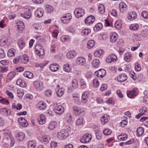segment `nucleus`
I'll return each instance as SVG.
<instances>
[{"instance_id": "1", "label": "nucleus", "mask_w": 148, "mask_h": 148, "mask_svg": "<svg viewBox=\"0 0 148 148\" xmlns=\"http://www.w3.org/2000/svg\"><path fill=\"white\" fill-rule=\"evenodd\" d=\"M66 129H63L57 133V138L60 140H63L69 136L71 131V128L69 126L66 127Z\"/></svg>"}, {"instance_id": "2", "label": "nucleus", "mask_w": 148, "mask_h": 148, "mask_svg": "<svg viewBox=\"0 0 148 148\" xmlns=\"http://www.w3.org/2000/svg\"><path fill=\"white\" fill-rule=\"evenodd\" d=\"M35 50L37 54L40 58H42L44 57V49L40 44H37L36 46Z\"/></svg>"}, {"instance_id": "3", "label": "nucleus", "mask_w": 148, "mask_h": 148, "mask_svg": "<svg viewBox=\"0 0 148 148\" xmlns=\"http://www.w3.org/2000/svg\"><path fill=\"white\" fill-rule=\"evenodd\" d=\"M33 85L34 88L37 91H41L43 88V83L41 81L36 80L34 81L33 82Z\"/></svg>"}, {"instance_id": "4", "label": "nucleus", "mask_w": 148, "mask_h": 148, "mask_svg": "<svg viewBox=\"0 0 148 148\" xmlns=\"http://www.w3.org/2000/svg\"><path fill=\"white\" fill-rule=\"evenodd\" d=\"M85 12L84 9L78 8L75 10L74 14L76 18H79L82 17L84 15Z\"/></svg>"}, {"instance_id": "5", "label": "nucleus", "mask_w": 148, "mask_h": 148, "mask_svg": "<svg viewBox=\"0 0 148 148\" xmlns=\"http://www.w3.org/2000/svg\"><path fill=\"white\" fill-rule=\"evenodd\" d=\"M118 58L117 56L113 54H111L107 57L106 58V61L107 63H110L116 61Z\"/></svg>"}, {"instance_id": "6", "label": "nucleus", "mask_w": 148, "mask_h": 148, "mask_svg": "<svg viewBox=\"0 0 148 148\" xmlns=\"http://www.w3.org/2000/svg\"><path fill=\"white\" fill-rule=\"evenodd\" d=\"M72 16L71 14H66L64 15L61 18L62 22L64 23H69L71 19Z\"/></svg>"}, {"instance_id": "7", "label": "nucleus", "mask_w": 148, "mask_h": 148, "mask_svg": "<svg viewBox=\"0 0 148 148\" xmlns=\"http://www.w3.org/2000/svg\"><path fill=\"white\" fill-rule=\"evenodd\" d=\"M76 64L79 66H85L86 65V60L85 58L82 56L77 57L76 60Z\"/></svg>"}, {"instance_id": "8", "label": "nucleus", "mask_w": 148, "mask_h": 148, "mask_svg": "<svg viewBox=\"0 0 148 148\" xmlns=\"http://www.w3.org/2000/svg\"><path fill=\"white\" fill-rule=\"evenodd\" d=\"M92 138L91 135L90 134H86L82 136L80 139V141L84 143L89 142Z\"/></svg>"}, {"instance_id": "9", "label": "nucleus", "mask_w": 148, "mask_h": 148, "mask_svg": "<svg viewBox=\"0 0 148 148\" xmlns=\"http://www.w3.org/2000/svg\"><path fill=\"white\" fill-rule=\"evenodd\" d=\"M53 110L56 114L61 115L64 112V107L62 106L58 105L55 106L53 109Z\"/></svg>"}, {"instance_id": "10", "label": "nucleus", "mask_w": 148, "mask_h": 148, "mask_svg": "<svg viewBox=\"0 0 148 148\" xmlns=\"http://www.w3.org/2000/svg\"><path fill=\"white\" fill-rule=\"evenodd\" d=\"M110 41L112 43L115 42L118 38V35L114 32H112L110 34Z\"/></svg>"}, {"instance_id": "11", "label": "nucleus", "mask_w": 148, "mask_h": 148, "mask_svg": "<svg viewBox=\"0 0 148 148\" xmlns=\"http://www.w3.org/2000/svg\"><path fill=\"white\" fill-rule=\"evenodd\" d=\"M138 90L137 88H134L130 91L127 92L128 97L130 98H133L137 95Z\"/></svg>"}, {"instance_id": "12", "label": "nucleus", "mask_w": 148, "mask_h": 148, "mask_svg": "<svg viewBox=\"0 0 148 148\" xmlns=\"http://www.w3.org/2000/svg\"><path fill=\"white\" fill-rule=\"evenodd\" d=\"M95 21V18L92 15L88 16L85 20V23L87 25H90L93 23Z\"/></svg>"}, {"instance_id": "13", "label": "nucleus", "mask_w": 148, "mask_h": 148, "mask_svg": "<svg viewBox=\"0 0 148 148\" xmlns=\"http://www.w3.org/2000/svg\"><path fill=\"white\" fill-rule=\"evenodd\" d=\"M74 114L76 116H79L84 112L82 109L77 106H74L73 108Z\"/></svg>"}, {"instance_id": "14", "label": "nucleus", "mask_w": 148, "mask_h": 148, "mask_svg": "<svg viewBox=\"0 0 148 148\" xmlns=\"http://www.w3.org/2000/svg\"><path fill=\"white\" fill-rule=\"evenodd\" d=\"M19 124L23 127H25L27 126L28 123L26 120L23 117H20L18 119Z\"/></svg>"}, {"instance_id": "15", "label": "nucleus", "mask_w": 148, "mask_h": 148, "mask_svg": "<svg viewBox=\"0 0 148 148\" xmlns=\"http://www.w3.org/2000/svg\"><path fill=\"white\" fill-rule=\"evenodd\" d=\"M64 89L63 88H60L59 85H58L56 88L57 94L59 97H61L64 94Z\"/></svg>"}, {"instance_id": "16", "label": "nucleus", "mask_w": 148, "mask_h": 148, "mask_svg": "<svg viewBox=\"0 0 148 148\" xmlns=\"http://www.w3.org/2000/svg\"><path fill=\"white\" fill-rule=\"evenodd\" d=\"M106 73L105 70L103 69H101L96 71L94 74L98 77L102 78L106 75Z\"/></svg>"}, {"instance_id": "17", "label": "nucleus", "mask_w": 148, "mask_h": 148, "mask_svg": "<svg viewBox=\"0 0 148 148\" xmlns=\"http://www.w3.org/2000/svg\"><path fill=\"white\" fill-rule=\"evenodd\" d=\"M46 107L45 102L43 101H39L36 105L37 108L40 110H42L45 109Z\"/></svg>"}, {"instance_id": "18", "label": "nucleus", "mask_w": 148, "mask_h": 148, "mask_svg": "<svg viewBox=\"0 0 148 148\" xmlns=\"http://www.w3.org/2000/svg\"><path fill=\"white\" fill-rule=\"evenodd\" d=\"M18 45L20 49H22L25 47L26 43L23 38H21L18 40Z\"/></svg>"}, {"instance_id": "19", "label": "nucleus", "mask_w": 148, "mask_h": 148, "mask_svg": "<svg viewBox=\"0 0 148 148\" xmlns=\"http://www.w3.org/2000/svg\"><path fill=\"white\" fill-rule=\"evenodd\" d=\"M25 137V134L22 132L18 133L16 136V140L18 141H23Z\"/></svg>"}, {"instance_id": "20", "label": "nucleus", "mask_w": 148, "mask_h": 148, "mask_svg": "<svg viewBox=\"0 0 148 148\" xmlns=\"http://www.w3.org/2000/svg\"><path fill=\"white\" fill-rule=\"evenodd\" d=\"M77 55V53L74 50H71L69 51L67 53L66 56L69 59L73 58Z\"/></svg>"}, {"instance_id": "21", "label": "nucleus", "mask_w": 148, "mask_h": 148, "mask_svg": "<svg viewBox=\"0 0 148 148\" xmlns=\"http://www.w3.org/2000/svg\"><path fill=\"white\" fill-rule=\"evenodd\" d=\"M110 119L109 116L107 114L103 115L101 118V120L102 124L104 125L109 121Z\"/></svg>"}, {"instance_id": "22", "label": "nucleus", "mask_w": 148, "mask_h": 148, "mask_svg": "<svg viewBox=\"0 0 148 148\" xmlns=\"http://www.w3.org/2000/svg\"><path fill=\"white\" fill-rule=\"evenodd\" d=\"M123 58L126 62H129L132 59V56L130 53L127 52L124 54Z\"/></svg>"}, {"instance_id": "23", "label": "nucleus", "mask_w": 148, "mask_h": 148, "mask_svg": "<svg viewBox=\"0 0 148 148\" xmlns=\"http://www.w3.org/2000/svg\"><path fill=\"white\" fill-rule=\"evenodd\" d=\"M38 121L39 124L43 125L46 122V118L45 115L42 114H40L38 118Z\"/></svg>"}, {"instance_id": "24", "label": "nucleus", "mask_w": 148, "mask_h": 148, "mask_svg": "<svg viewBox=\"0 0 148 148\" xmlns=\"http://www.w3.org/2000/svg\"><path fill=\"white\" fill-rule=\"evenodd\" d=\"M43 9L42 8H39L35 11V15L36 17L40 18L43 16Z\"/></svg>"}, {"instance_id": "25", "label": "nucleus", "mask_w": 148, "mask_h": 148, "mask_svg": "<svg viewBox=\"0 0 148 148\" xmlns=\"http://www.w3.org/2000/svg\"><path fill=\"white\" fill-rule=\"evenodd\" d=\"M119 9L121 12H125L127 9V5L124 2H121L119 6Z\"/></svg>"}, {"instance_id": "26", "label": "nucleus", "mask_w": 148, "mask_h": 148, "mask_svg": "<svg viewBox=\"0 0 148 148\" xmlns=\"http://www.w3.org/2000/svg\"><path fill=\"white\" fill-rule=\"evenodd\" d=\"M49 68L52 72H55L59 69V66L58 64L54 63L51 64L49 66Z\"/></svg>"}, {"instance_id": "27", "label": "nucleus", "mask_w": 148, "mask_h": 148, "mask_svg": "<svg viewBox=\"0 0 148 148\" xmlns=\"http://www.w3.org/2000/svg\"><path fill=\"white\" fill-rule=\"evenodd\" d=\"M127 77L126 74H122L118 75L117 77V80L118 82H123L127 79Z\"/></svg>"}, {"instance_id": "28", "label": "nucleus", "mask_w": 148, "mask_h": 148, "mask_svg": "<svg viewBox=\"0 0 148 148\" xmlns=\"http://www.w3.org/2000/svg\"><path fill=\"white\" fill-rule=\"evenodd\" d=\"M16 84L22 87H25L27 86V84L25 81L21 79H19L16 81Z\"/></svg>"}, {"instance_id": "29", "label": "nucleus", "mask_w": 148, "mask_h": 148, "mask_svg": "<svg viewBox=\"0 0 148 148\" xmlns=\"http://www.w3.org/2000/svg\"><path fill=\"white\" fill-rule=\"evenodd\" d=\"M16 26L18 30L19 31H21L25 29V25L21 21H18L16 23Z\"/></svg>"}, {"instance_id": "30", "label": "nucleus", "mask_w": 148, "mask_h": 148, "mask_svg": "<svg viewBox=\"0 0 148 148\" xmlns=\"http://www.w3.org/2000/svg\"><path fill=\"white\" fill-rule=\"evenodd\" d=\"M127 17L129 20H133L136 18L137 14L134 12H130L128 14Z\"/></svg>"}, {"instance_id": "31", "label": "nucleus", "mask_w": 148, "mask_h": 148, "mask_svg": "<svg viewBox=\"0 0 148 148\" xmlns=\"http://www.w3.org/2000/svg\"><path fill=\"white\" fill-rule=\"evenodd\" d=\"M88 96V92H84L82 95V102L83 103L85 104L86 103Z\"/></svg>"}, {"instance_id": "32", "label": "nucleus", "mask_w": 148, "mask_h": 148, "mask_svg": "<svg viewBox=\"0 0 148 148\" xmlns=\"http://www.w3.org/2000/svg\"><path fill=\"white\" fill-rule=\"evenodd\" d=\"M65 120L68 124H72L73 123V118L71 114L67 113L65 116Z\"/></svg>"}, {"instance_id": "33", "label": "nucleus", "mask_w": 148, "mask_h": 148, "mask_svg": "<svg viewBox=\"0 0 148 148\" xmlns=\"http://www.w3.org/2000/svg\"><path fill=\"white\" fill-rule=\"evenodd\" d=\"M104 52V51L101 49H98L96 50L94 53L95 56L96 57H99Z\"/></svg>"}, {"instance_id": "34", "label": "nucleus", "mask_w": 148, "mask_h": 148, "mask_svg": "<svg viewBox=\"0 0 148 148\" xmlns=\"http://www.w3.org/2000/svg\"><path fill=\"white\" fill-rule=\"evenodd\" d=\"M122 22L121 19L117 20L114 24V27L117 29H120L122 27Z\"/></svg>"}, {"instance_id": "35", "label": "nucleus", "mask_w": 148, "mask_h": 148, "mask_svg": "<svg viewBox=\"0 0 148 148\" xmlns=\"http://www.w3.org/2000/svg\"><path fill=\"white\" fill-rule=\"evenodd\" d=\"M64 70L66 72H70L71 70V67L69 64H66L63 66Z\"/></svg>"}, {"instance_id": "36", "label": "nucleus", "mask_w": 148, "mask_h": 148, "mask_svg": "<svg viewBox=\"0 0 148 148\" xmlns=\"http://www.w3.org/2000/svg\"><path fill=\"white\" fill-rule=\"evenodd\" d=\"M92 64L93 67L94 68H96L99 66L100 64V61L98 59H95L92 61Z\"/></svg>"}, {"instance_id": "37", "label": "nucleus", "mask_w": 148, "mask_h": 148, "mask_svg": "<svg viewBox=\"0 0 148 148\" xmlns=\"http://www.w3.org/2000/svg\"><path fill=\"white\" fill-rule=\"evenodd\" d=\"M95 44V41L92 40H89L87 42V48L89 49L92 48Z\"/></svg>"}, {"instance_id": "38", "label": "nucleus", "mask_w": 148, "mask_h": 148, "mask_svg": "<svg viewBox=\"0 0 148 148\" xmlns=\"http://www.w3.org/2000/svg\"><path fill=\"white\" fill-rule=\"evenodd\" d=\"M23 75L25 77L29 79L33 78L34 77L33 74L29 71L25 72L23 74Z\"/></svg>"}, {"instance_id": "39", "label": "nucleus", "mask_w": 148, "mask_h": 148, "mask_svg": "<svg viewBox=\"0 0 148 148\" xmlns=\"http://www.w3.org/2000/svg\"><path fill=\"white\" fill-rule=\"evenodd\" d=\"M143 128L141 127L138 128L136 130V135L138 137L141 136L144 133Z\"/></svg>"}, {"instance_id": "40", "label": "nucleus", "mask_w": 148, "mask_h": 148, "mask_svg": "<svg viewBox=\"0 0 148 148\" xmlns=\"http://www.w3.org/2000/svg\"><path fill=\"white\" fill-rule=\"evenodd\" d=\"M45 10L48 13H52L53 11V8L51 6L49 5H45Z\"/></svg>"}, {"instance_id": "41", "label": "nucleus", "mask_w": 148, "mask_h": 148, "mask_svg": "<svg viewBox=\"0 0 148 148\" xmlns=\"http://www.w3.org/2000/svg\"><path fill=\"white\" fill-rule=\"evenodd\" d=\"M57 125V123L56 121H51L49 124L48 128L51 130H53Z\"/></svg>"}, {"instance_id": "42", "label": "nucleus", "mask_w": 148, "mask_h": 148, "mask_svg": "<svg viewBox=\"0 0 148 148\" xmlns=\"http://www.w3.org/2000/svg\"><path fill=\"white\" fill-rule=\"evenodd\" d=\"M28 148H35L36 143L34 141H29L27 143Z\"/></svg>"}, {"instance_id": "43", "label": "nucleus", "mask_w": 148, "mask_h": 148, "mask_svg": "<svg viewBox=\"0 0 148 148\" xmlns=\"http://www.w3.org/2000/svg\"><path fill=\"white\" fill-rule=\"evenodd\" d=\"M118 139L120 140H125L127 139V136L125 133H122L117 136Z\"/></svg>"}, {"instance_id": "44", "label": "nucleus", "mask_w": 148, "mask_h": 148, "mask_svg": "<svg viewBox=\"0 0 148 148\" xmlns=\"http://www.w3.org/2000/svg\"><path fill=\"white\" fill-rule=\"evenodd\" d=\"M0 112L1 114L4 116H8L10 114V112L8 111L6 108H2L0 110Z\"/></svg>"}, {"instance_id": "45", "label": "nucleus", "mask_w": 148, "mask_h": 148, "mask_svg": "<svg viewBox=\"0 0 148 148\" xmlns=\"http://www.w3.org/2000/svg\"><path fill=\"white\" fill-rule=\"evenodd\" d=\"M21 16L26 19L30 18L32 16V14L30 12H27L23 14H21Z\"/></svg>"}, {"instance_id": "46", "label": "nucleus", "mask_w": 148, "mask_h": 148, "mask_svg": "<svg viewBox=\"0 0 148 148\" xmlns=\"http://www.w3.org/2000/svg\"><path fill=\"white\" fill-rule=\"evenodd\" d=\"M16 75L15 71H12L9 73L7 75V79L11 80Z\"/></svg>"}, {"instance_id": "47", "label": "nucleus", "mask_w": 148, "mask_h": 148, "mask_svg": "<svg viewBox=\"0 0 148 148\" xmlns=\"http://www.w3.org/2000/svg\"><path fill=\"white\" fill-rule=\"evenodd\" d=\"M139 25L136 24H132L129 27L130 29L133 31L137 30L139 29Z\"/></svg>"}, {"instance_id": "48", "label": "nucleus", "mask_w": 148, "mask_h": 148, "mask_svg": "<svg viewBox=\"0 0 148 148\" xmlns=\"http://www.w3.org/2000/svg\"><path fill=\"white\" fill-rule=\"evenodd\" d=\"M17 94L19 99H21L24 94V91L21 89H19L17 91Z\"/></svg>"}, {"instance_id": "49", "label": "nucleus", "mask_w": 148, "mask_h": 148, "mask_svg": "<svg viewBox=\"0 0 148 148\" xmlns=\"http://www.w3.org/2000/svg\"><path fill=\"white\" fill-rule=\"evenodd\" d=\"M98 10L100 14H102L105 12V8L104 5L103 4L99 5L98 7Z\"/></svg>"}, {"instance_id": "50", "label": "nucleus", "mask_w": 148, "mask_h": 148, "mask_svg": "<svg viewBox=\"0 0 148 148\" xmlns=\"http://www.w3.org/2000/svg\"><path fill=\"white\" fill-rule=\"evenodd\" d=\"M127 123V118L125 117L122 118L121 121L120 123L121 126L122 127H124L126 126Z\"/></svg>"}, {"instance_id": "51", "label": "nucleus", "mask_w": 148, "mask_h": 148, "mask_svg": "<svg viewBox=\"0 0 148 148\" xmlns=\"http://www.w3.org/2000/svg\"><path fill=\"white\" fill-rule=\"evenodd\" d=\"M70 38L68 35H63L61 37V40L62 42H65L69 40Z\"/></svg>"}, {"instance_id": "52", "label": "nucleus", "mask_w": 148, "mask_h": 148, "mask_svg": "<svg viewBox=\"0 0 148 148\" xmlns=\"http://www.w3.org/2000/svg\"><path fill=\"white\" fill-rule=\"evenodd\" d=\"M43 141L46 143H48L50 139V136L48 135H45L42 136Z\"/></svg>"}, {"instance_id": "53", "label": "nucleus", "mask_w": 148, "mask_h": 148, "mask_svg": "<svg viewBox=\"0 0 148 148\" xmlns=\"http://www.w3.org/2000/svg\"><path fill=\"white\" fill-rule=\"evenodd\" d=\"M33 27L35 29L38 31L41 30L42 29V26L38 23H35L33 25Z\"/></svg>"}, {"instance_id": "54", "label": "nucleus", "mask_w": 148, "mask_h": 148, "mask_svg": "<svg viewBox=\"0 0 148 148\" xmlns=\"http://www.w3.org/2000/svg\"><path fill=\"white\" fill-rule=\"evenodd\" d=\"M102 27V24L101 23H99L95 25V27H94L93 29L95 31H97L100 29Z\"/></svg>"}, {"instance_id": "55", "label": "nucleus", "mask_w": 148, "mask_h": 148, "mask_svg": "<svg viewBox=\"0 0 148 148\" xmlns=\"http://www.w3.org/2000/svg\"><path fill=\"white\" fill-rule=\"evenodd\" d=\"M103 132L104 135L108 136L112 133V131L110 129L107 128L103 130Z\"/></svg>"}, {"instance_id": "56", "label": "nucleus", "mask_w": 148, "mask_h": 148, "mask_svg": "<svg viewBox=\"0 0 148 148\" xmlns=\"http://www.w3.org/2000/svg\"><path fill=\"white\" fill-rule=\"evenodd\" d=\"M141 16L145 19H148V12L146 11H143L141 13Z\"/></svg>"}, {"instance_id": "57", "label": "nucleus", "mask_w": 148, "mask_h": 148, "mask_svg": "<svg viewBox=\"0 0 148 148\" xmlns=\"http://www.w3.org/2000/svg\"><path fill=\"white\" fill-rule=\"evenodd\" d=\"M22 57L24 63L26 64L29 62V58L27 54H23V55Z\"/></svg>"}, {"instance_id": "58", "label": "nucleus", "mask_w": 148, "mask_h": 148, "mask_svg": "<svg viewBox=\"0 0 148 148\" xmlns=\"http://www.w3.org/2000/svg\"><path fill=\"white\" fill-rule=\"evenodd\" d=\"M99 84V83L97 79H95L93 80L92 86L94 87H97Z\"/></svg>"}, {"instance_id": "59", "label": "nucleus", "mask_w": 148, "mask_h": 148, "mask_svg": "<svg viewBox=\"0 0 148 148\" xmlns=\"http://www.w3.org/2000/svg\"><path fill=\"white\" fill-rule=\"evenodd\" d=\"M15 50L13 49H11L9 50L8 52V56L9 57H11L14 55Z\"/></svg>"}, {"instance_id": "60", "label": "nucleus", "mask_w": 148, "mask_h": 148, "mask_svg": "<svg viewBox=\"0 0 148 148\" xmlns=\"http://www.w3.org/2000/svg\"><path fill=\"white\" fill-rule=\"evenodd\" d=\"M78 82L77 79H73L72 81V86L73 88H75L78 87Z\"/></svg>"}, {"instance_id": "61", "label": "nucleus", "mask_w": 148, "mask_h": 148, "mask_svg": "<svg viewBox=\"0 0 148 148\" xmlns=\"http://www.w3.org/2000/svg\"><path fill=\"white\" fill-rule=\"evenodd\" d=\"M81 87L82 88H84L86 87V83L84 79H81L80 80Z\"/></svg>"}, {"instance_id": "62", "label": "nucleus", "mask_w": 148, "mask_h": 148, "mask_svg": "<svg viewBox=\"0 0 148 148\" xmlns=\"http://www.w3.org/2000/svg\"><path fill=\"white\" fill-rule=\"evenodd\" d=\"M129 75L134 80H135L136 79V75L133 71H131L130 72Z\"/></svg>"}, {"instance_id": "63", "label": "nucleus", "mask_w": 148, "mask_h": 148, "mask_svg": "<svg viewBox=\"0 0 148 148\" xmlns=\"http://www.w3.org/2000/svg\"><path fill=\"white\" fill-rule=\"evenodd\" d=\"M83 118L82 117L79 118L77 120L76 124L77 125H79L83 123Z\"/></svg>"}, {"instance_id": "64", "label": "nucleus", "mask_w": 148, "mask_h": 148, "mask_svg": "<svg viewBox=\"0 0 148 148\" xmlns=\"http://www.w3.org/2000/svg\"><path fill=\"white\" fill-rule=\"evenodd\" d=\"M141 34L143 36L146 37L148 35V29H145L141 32Z\"/></svg>"}]
</instances>
